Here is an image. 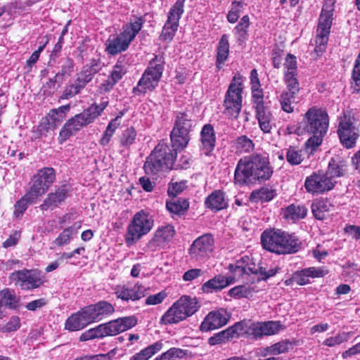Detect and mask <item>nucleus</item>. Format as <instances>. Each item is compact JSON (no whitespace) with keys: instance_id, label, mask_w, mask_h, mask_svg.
I'll return each instance as SVG.
<instances>
[{"instance_id":"nucleus-46","label":"nucleus","mask_w":360,"mask_h":360,"mask_svg":"<svg viewBox=\"0 0 360 360\" xmlns=\"http://www.w3.org/2000/svg\"><path fill=\"white\" fill-rule=\"evenodd\" d=\"M105 337V332L102 324L90 328L84 332L79 337V340L85 342L93 339H101Z\"/></svg>"},{"instance_id":"nucleus-25","label":"nucleus","mask_w":360,"mask_h":360,"mask_svg":"<svg viewBox=\"0 0 360 360\" xmlns=\"http://www.w3.org/2000/svg\"><path fill=\"white\" fill-rule=\"evenodd\" d=\"M325 275V271L321 268L309 267L301 271H296L293 276V281L300 285L308 284L310 278L322 277Z\"/></svg>"},{"instance_id":"nucleus-30","label":"nucleus","mask_w":360,"mask_h":360,"mask_svg":"<svg viewBox=\"0 0 360 360\" xmlns=\"http://www.w3.org/2000/svg\"><path fill=\"white\" fill-rule=\"evenodd\" d=\"M89 324L82 309H81L66 320L65 328L70 331H77L83 329Z\"/></svg>"},{"instance_id":"nucleus-51","label":"nucleus","mask_w":360,"mask_h":360,"mask_svg":"<svg viewBox=\"0 0 360 360\" xmlns=\"http://www.w3.org/2000/svg\"><path fill=\"white\" fill-rule=\"evenodd\" d=\"M69 110V105H62L58 108L50 110L46 117H48L49 120H51L55 124L60 123L65 119V114Z\"/></svg>"},{"instance_id":"nucleus-11","label":"nucleus","mask_w":360,"mask_h":360,"mask_svg":"<svg viewBox=\"0 0 360 360\" xmlns=\"http://www.w3.org/2000/svg\"><path fill=\"white\" fill-rule=\"evenodd\" d=\"M336 181L328 174L323 172H314L307 176L304 181V188L307 193L312 195L322 194L332 190Z\"/></svg>"},{"instance_id":"nucleus-10","label":"nucleus","mask_w":360,"mask_h":360,"mask_svg":"<svg viewBox=\"0 0 360 360\" xmlns=\"http://www.w3.org/2000/svg\"><path fill=\"white\" fill-rule=\"evenodd\" d=\"M333 4L327 3L323 6L319 19L316 35L314 39V51L318 56L326 51L328 41V36L333 21Z\"/></svg>"},{"instance_id":"nucleus-39","label":"nucleus","mask_w":360,"mask_h":360,"mask_svg":"<svg viewBox=\"0 0 360 360\" xmlns=\"http://www.w3.org/2000/svg\"><path fill=\"white\" fill-rule=\"evenodd\" d=\"M276 195V192L272 188L262 187L257 191L252 192L250 199L252 201L265 202L271 201Z\"/></svg>"},{"instance_id":"nucleus-55","label":"nucleus","mask_w":360,"mask_h":360,"mask_svg":"<svg viewBox=\"0 0 360 360\" xmlns=\"http://www.w3.org/2000/svg\"><path fill=\"white\" fill-rule=\"evenodd\" d=\"M297 74V65L296 57L292 54H288L283 63V74Z\"/></svg>"},{"instance_id":"nucleus-52","label":"nucleus","mask_w":360,"mask_h":360,"mask_svg":"<svg viewBox=\"0 0 360 360\" xmlns=\"http://www.w3.org/2000/svg\"><path fill=\"white\" fill-rule=\"evenodd\" d=\"M283 80L286 86V91L297 94L300 91V84L297 79V74H285Z\"/></svg>"},{"instance_id":"nucleus-28","label":"nucleus","mask_w":360,"mask_h":360,"mask_svg":"<svg viewBox=\"0 0 360 360\" xmlns=\"http://www.w3.org/2000/svg\"><path fill=\"white\" fill-rule=\"evenodd\" d=\"M255 111L261 130L264 133H270L273 126L275 124L271 112L266 107L257 109Z\"/></svg>"},{"instance_id":"nucleus-44","label":"nucleus","mask_w":360,"mask_h":360,"mask_svg":"<svg viewBox=\"0 0 360 360\" xmlns=\"http://www.w3.org/2000/svg\"><path fill=\"white\" fill-rule=\"evenodd\" d=\"M127 68L128 65L124 62V58H120L109 77L117 84L126 74Z\"/></svg>"},{"instance_id":"nucleus-64","label":"nucleus","mask_w":360,"mask_h":360,"mask_svg":"<svg viewBox=\"0 0 360 360\" xmlns=\"http://www.w3.org/2000/svg\"><path fill=\"white\" fill-rule=\"evenodd\" d=\"M20 326V321L18 316H12L4 326L0 327V332L10 333L17 330Z\"/></svg>"},{"instance_id":"nucleus-60","label":"nucleus","mask_w":360,"mask_h":360,"mask_svg":"<svg viewBox=\"0 0 360 360\" xmlns=\"http://www.w3.org/2000/svg\"><path fill=\"white\" fill-rule=\"evenodd\" d=\"M75 63L72 58H67L61 66L60 72L56 73L61 79L70 77L74 72Z\"/></svg>"},{"instance_id":"nucleus-8","label":"nucleus","mask_w":360,"mask_h":360,"mask_svg":"<svg viewBox=\"0 0 360 360\" xmlns=\"http://www.w3.org/2000/svg\"><path fill=\"white\" fill-rule=\"evenodd\" d=\"M163 63L161 58L155 56L150 61L149 65L145 70L137 85L134 87L133 93L135 95L145 94L148 91H153L158 85L163 72Z\"/></svg>"},{"instance_id":"nucleus-61","label":"nucleus","mask_w":360,"mask_h":360,"mask_svg":"<svg viewBox=\"0 0 360 360\" xmlns=\"http://www.w3.org/2000/svg\"><path fill=\"white\" fill-rule=\"evenodd\" d=\"M63 79L57 74L53 78H50L49 81L43 86L44 93L47 92L48 94H51L55 90L58 89L60 84L63 82Z\"/></svg>"},{"instance_id":"nucleus-15","label":"nucleus","mask_w":360,"mask_h":360,"mask_svg":"<svg viewBox=\"0 0 360 360\" xmlns=\"http://www.w3.org/2000/svg\"><path fill=\"white\" fill-rule=\"evenodd\" d=\"M338 133L342 145L347 148L354 147L359 137V129L350 117L340 118Z\"/></svg>"},{"instance_id":"nucleus-5","label":"nucleus","mask_w":360,"mask_h":360,"mask_svg":"<svg viewBox=\"0 0 360 360\" xmlns=\"http://www.w3.org/2000/svg\"><path fill=\"white\" fill-rule=\"evenodd\" d=\"M264 249L276 255L297 252L300 248L299 239L294 235L279 229H268L261 235Z\"/></svg>"},{"instance_id":"nucleus-43","label":"nucleus","mask_w":360,"mask_h":360,"mask_svg":"<svg viewBox=\"0 0 360 360\" xmlns=\"http://www.w3.org/2000/svg\"><path fill=\"white\" fill-rule=\"evenodd\" d=\"M37 199L32 198L30 194L27 193L22 198H20L14 206L13 215L15 218L20 219L23 213L27 209L28 204L34 203Z\"/></svg>"},{"instance_id":"nucleus-13","label":"nucleus","mask_w":360,"mask_h":360,"mask_svg":"<svg viewBox=\"0 0 360 360\" xmlns=\"http://www.w3.org/2000/svg\"><path fill=\"white\" fill-rule=\"evenodd\" d=\"M9 278L15 285L26 290L39 288L44 283L40 273L35 270L15 271L11 274Z\"/></svg>"},{"instance_id":"nucleus-27","label":"nucleus","mask_w":360,"mask_h":360,"mask_svg":"<svg viewBox=\"0 0 360 360\" xmlns=\"http://www.w3.org/2000/svg\"><path fill=\"white\" fill-rule=\"evenodd\" d=\"M334 210V205L328 198H320L314 200L311 205V211L316 219H326L329 212Z\"/></svg>"},{"instance_id":"nucleus-19","label":"nucleus","mask_w":360,"mask_h":360,"mask_svg":"<svg viewBox=\"0 0 360 360\" xmlns=\"http://www.w3.org/2000/svg\"><path fill=\"white\" fill-rule=\"evenodd\" d=\"M180 19V0H176L174 6L170 9L167 20L162 29L161 38L165 41H170L173 38L179 27Z\"/></svg>"},{"instance_id":"nucleus-2","label":"nucleus","mask_w":360,"mask_h":360,"mask_svg":"<svg viewBox=\"0 0 360 360\" xmlns=\"http://www.w3.org/2000/svg\"><path fill=\"white\" fill-rule=\"evenodd\" d=\"M273 172L268 155L252 154L238 161L234 172V182L239 185L261 183L269 179Z\"/></svg>"},{"instance_id":"nucleus-24","label":"nucleus","mask_w":360,"mask_h":360,"mask_svg":"<svg viewBox=\"0 0 360 360\" xmlns=\"http://www.w3.org/2000/svg\"><path fill=\"white\" fill-rule=\"evenodd\" d=\"M243 330L241 323H236L233 326L229 327L226 330L220 331L209 338L208 342L211 345L221 344L229 340L230 339L238 336Z\"/></svg>"},{"instance_id":"nucleus-6","label":"nucleus","mask_w":360,"mask_h":360,"mask_svg":"<svg viewBox=\"0 0 360 360\" xmlns=\"http://www.w3.org/2000/svg\"><path fill=\"white\" fill-rule=\"evenodd\" d=\"M144 22L143 17L133 15L129 21L123 25L122 31L119 34L109 37L105 44V51L110 55L125 51L141 30Z\"/></svg>"},{"instance_id":"nucleus-7","label":"nucleus","mask_w":360,"mask_h":360,"mask_svg":"<svg viewBox=\"0 0 360 360\" xmlns=\"http://www.w3.org/2000/svg\"><path fill=\"white\" fill-rule=\"evenodd\" d=\"M154 226L153 215L141 210L136 212L127 225L124 241L128 247L136 244L142 237L147 235Z\"/></svg>"},{"instance_id":"nucleus-18","label":"nucleus","mask_w":360,"mask_h":360,"mask_svg":"<svg viewBox=\"0 0 360 360\" xmlns=\"http://www.w3.org/2000/svg\"><path fill=\"white\" fill-rule=\"evenodd\" d=\"M138 320L135 316L120 317L105 323H103L105 337L114 336L128 330L137 324Z\"/></svg>"},{"instance_id":"nucleus-23","label":"nucleus","mask_w":360,"mask_h":360,"mask_svg":"<svg viewBox=\"0 0 360 360\" xmlns=\"http://www.w3.org/2000/svg\"><path fill=\"white\" fill-rule=\"evenodd\" d=\"M201 150L205 155H210L215 147L216 136L213 127L205 124L200 131Z\"/></svg>"},{"instance_id":"nucleus-56","label":"nucleus","mask_w":360,"mask_h":360,"mask_svg":"<svg viewBox=\"0 0 360 360\" xmlns=\"http://www.w3.org/2000/svg\"><path fill=\"white\" fill-rule=\"evenodd\" d=\"M252 90V99L254 105V108L255 110L257 109H261L262 108H264V93L263 90L259 87H254L251 88Z\"/></svg>"},{"instance_id":"nucleus-58","label":"nucleus","mask_w":360,"mask_h":360,"mask_svg":"<svg viewBox=\"0 0 360 360\" xmlns=\"http://www.w3.org/2000/svg\"><path fill=\"white\" fill-rule=\"evenodd\" d=\"M286 159L291 165H299L302 161V154L300 150L290 147L286 154Z\"/></svg>"},{"instance_id":"nucleus-29","label":"nucleus","mask_w":360,"mask_h":360,"mask_svg":"<svg viewBox=\"0 0 360 360\" xmlns=\"http://www.w3.org/2000/svg\"><path fill=\"white\" fill-rule=\"evenodd\" d=\"M68 192V187L63 185L56 189L55 192L49 193L41 205L42 210H48L51 207L57 206L66 198Z\"/></svg>"},{"instance_id":"nucleus-40","label":"nucleus","mask_w":360,"mask_h":360,"mask_svg":"<svg viewBox=\"0 0 360 360\" xmlns=\"http://www.w3.org/2000/svg\"><path fill=\"white\" fill-rule=\"evenodd\" d=\"M257 292H258V290L255 289L252 286L238 285L231 288L228 292V295L235 299L248 298L252 297L254 293Z\"/></svg>"},{"instance_id":"nucleus-33","label":"nucleus","mask_w":360,"mask_h":360,"mask_svg":"<svg viewBox=\"0 0 360 360\" xmlns=\"http://www.w3.org/2000/svg\"><path fill=\"white\" fill-rule=\"evenodd\" d=\"M195 125V120L191 115L181 113V148L186 147L191 138V132Z\"/></svg>"},{"instance_id":"nucleus-38","label":"nucleus","mask_w":360,"mask_h":360,"mask_svg":"<svg viewBox=\"0 0 360 360\" xmlns=\"http://www.w3.org/2000/svg\"><path fill=\"white\" fill-rule=\"evenodd\" d=\"M19 297L15 292L9 289H4L0 292V307L6 306L10 309H15L18 307Z\"/></svg>"},{"instance_id":"nucleus-42","label":"nucleus","mask_w":360,"mask_h":360,"mask_svg":"<svg viewBox=\"0 0 360 360\" xmlns=\"http://www.w3.org/2000/svg\"><path fill=\"white\" fill-rule=\"evenodd\" d=\"M122 115L123 113H121L120 115H117L109 122L102 138L101 139V145L105 146L110 142L114 132L121 124V118Z\"/></svg>"},{"instance_id":"nucleus-41","label":"nucleus","mask_w":360,"mask_h":360,"mask_svg":"<svg viewBox=\"0 0 360 360\" xmlns=\"http://www.w3.org/2000/svg\"><path fill=\"white\" fill-rule=\"evenodd\" d=\"M84 86L78 82V79H75L72 82H69L64 88L63 94L60 96L61 99H70L75 96L76 95L81 93L84 89Z\"/></svg>"},{"instance_id":"nucleus-26","label":"nucleus","mask_w":360,"mask_h":360,"mask_svg":"<svg viewBox=\"0 0 360 360\" xmlns=\"http://www.w3.org/2000/svg\"><path fill=\"white\" fill-rule=\"evenodd\" d=\"M205 204L207 208L217 212L228 207V199L224 192L215 190L206 198Z\"/></svg>"},{"instance_id":"nucleus-45","label":"nucleus","mask_w":360,"mask_h":360,"mask_svg":"<svg viewBox=\"0 0 360 360\" xmlns=\"http://www.w3.org/2000/svg\"><path fill=\"white\" fill-rule=\"evenodd\" d=\"M127 286L129 294L131 296V297L129 298V301L139 300L145 297L147 294L148 289L139 283L134 284L129 283L127 284Z\"/></svg>"},{"instance_id":"nucleus-17","label":"nucleus","mask_w":360,"mask_h":360,"mask_svg":"<svg viewBox=\"0 0 360 360\" xmlns=\"http://www.w3.org/2000/svg\"><path fill=\"white\" fill-rule=\"evenodd\" d=\"M230 316L224 309H219L209 312L204 318L200 328L202 332L217 330L226 325Z\"/></svg>"},{"instance_id":"nucleus-54","label":"nucleus","mask_w":360,"mask_h":360,"mask_svg":"<svg viewBox=\"0 0 360 360\" xmlns=\"http://www.w3.org/2000/svg\"><path fill=\"white\" fill-rule=\"evenodd\" d=\"M351 337L350 333H338L334 337H330L326 338L323 342V345L327 347H335L337 345H339L345 342H347L349 340V339Z\"/></svg>"},{"instance_id":"nucleus-34","label":"nucleus","mask_w":360,"mask_h":360,"mask_svg":"<svg viewBox=\"0 0 360 360\" xmlns=\"http://www.w3.org/2000/svg\"><path fill=\"white\" fill-rule=\"evenodd\" d=\"M229 36L223 34L218 43L217 49L216 66L220 70L227 60L229 55Z\"/></svg>"},{"instance_id":"nucleus-4","label":"nucleus","mask_w":360,"mask_h":360,"mask_svg":"<svg viewBox=\"0 0 360 360\" xmlns=\"http://www.w3.org/2000/svg\"><path fill=\"white\" fill-rule=\"evenodd\" d=\"M229 269L232 274L231 276L217 275L202 285V290L204 291H220L237 281L246 279V274L255 273L257 270L255 264L248 255L241 257L234 264H230Z\"/></svg>"},{"instance_id":"nucleus-53","label":"nucleus","mask_w":360,"mask_h":360,"mask_svg":"<svg viewBox=\"0 0 360 360\" xmlns=\"http://www.w3.org/2000/svg\"><path fill=\"white\" fill-rule=\"evenodd\" d=\"M109 103V99L108 97H103L99 104L93 103L86 110L90 113L91 116L95 120L105 109Z\"/></svg>"},{"instance_id":"nucleus-12","label":"nucleus","mask_w":360,"mask_h":360,"mask_svg":"<svg viewBox=\"0 0 360 360\" xmlns=\"http://www.w3.org/2000/svg\"><path fill=\"white\" fill-rule=\"evenodd\" d=\"M93 117L86 109L69 119L63 125L58 136V141L63 143L70 136L76 134L82 128L92 123Z\"/></svg>"},{"instance_id":"nucleus-9","label":"nucleus","mask_w":360,"mask_h":360,"mask_svg":"<svg viewBox=\"0 0 360 360\" xmlns=\"http://www.w3.org/2000/svg\"><path fill=\"white\" fill-rule=\"evenodd\" d=\"M243 89L242 76L236 74L229 86L224 101V113L232 118H237L240 112Z\"/></svg>"},{"instance_id":"nucleus-48","label":"nucleus","mask_w":360,"mask_h":360,"mask_svg":"<svg viewBox=\"0 0 360 360\" xmlns=\"http://www.w3.org/2000/svg\"><path fill=\"white\" fill-rule=\"evenodd\" d=\"M175 234V230L173 226L166 225L159 227L155 232V236L162 243L170 240Z\"/></svg>"},{"instance_id":"nucleus-14","label":"nucleus","mask_w":360,"mask_h":360,"mask_svg":"<svg viewBox=\"0 0 360 360\" xmlns=\"http://www.w3.org/2000/svg\"><path fill=\"white\" fill-rule=\"evenodd\" d=\"M56 174L53 168L45 167L40 169L32 178V184L29 194L37 199L45 193L51 184L55 181Z\"/></svg>"},{"instance_id":"nucleus-47","label":"nucleus","mask_w":360,"mask_h":360,"mask_svg":"<svg viewBox=\"0 0 360 360\" xmlns=\"http://www.w3.org/2000/svg\"><path fill=\"white\" fill-rule=\"evenodd\" d=\"M295 94H292L289 91H283L280 97L279 102L281 106V108L283 111L291 113L294 110V108L292 106V103L294 101Z\"/></svg>"},{"instance_id":"nucleus-20","label":"nucleus","mask_w":360,"mask_h":360,"mask_svg":"<svg viewBox=\"0 0 360 360\" xmlns=\"http://www.w3.org/2000/svg\"><path fill=\"white\" fill-rule=\"evenodd\" d=\"M282 329L283 326L279 321L253 323L249 328L250 333L256 338L277 334Z\"/></svg>"},{"instance_id":"nucleus-32","label":"nucleus","mask_w":360,"mask_h":360,"mask_svg":"<svg viewBox=\"0 0 360 360\" xmlns=\"http://www.w3.org/2000/svg\"><path fill=\"white\" fill-rule=\"evenodd\" d=\"M199 308L200 304L195 297L181 296V321L193 315Z\"/></svg>"},{"instance_id":"nucleus-3","label":"nucleus","mask_w":360,"mask_h":360,"mask_svg":"<svg viewBox=\"0 0 360 360\" xmlns=\"http://www.w3.org/2000/svg\"><path fill=\"white\" fill-rule=\"evenodd\" d=\"M329 125L326 111L316 106L310 108L304 114L297 128L299 133L311 134L305 143L306 149L313 153L323 142Z\"/></svg>"},{"instance_id":"nucleus-21","label":"nucleus","mask_w":360,"mask_h":360,"mask_svg":"<svg viewBox=\"0 0 360 360\" xmlns=\"http://www.w3.org/2000/svg\"><path fill=\"white\" fill-rule=\"evenodd\" d=\"M347 170V158L343 155H336L330 159L326 173L334 179L344 176Z\"/></svg>"},{"instance_id":"nucleus-59","label":"nucleus","mask_w":360,"mask_h":360,"mask_svg":"<svg viewBox=\"0 0 360 360\" xmlns=\"http://www.w3.org/2000/svg\"><path fill=\"white\" fill-rule=\"evenodd\" d=\"M82 309L89 324L101 321L94 304H90Z\"/></svg>"},{"instance_id":"nucleus-49","label":"nucleus","mask_w":360,"mask_h":360,"mask_svg":"<svg viewBox=\"0 0 360 360\" xmlns=\"http://www.w3.org/2000/svg\"><path fill=\"white\" fill-rule=\"evenodd\" d=\"M94 305L97 309V312L101 320L110 316L115 311L114 306L107 301H100L94 304Z\"/></svg>"},{"instance_id":"nucleus-1","label":"nucleus","mask_w":360,"mask_h":360,"mask_svg":"<svg viewBox=\"0 0 360 360\" xmlns=\"http://www.w3.org/2000/svg\"><path fill=\"white\" fill-rule=\"evenodd\" d=\"M171 146L158 143L145 162L143 169L148 175H156L173 169L180 149V126L176 119L170 134Z\"/></svg>"},{"instance_id":"nucleus-50","label":"nucleus","mask_w":360,"mask_h":360,"mask_svg":"<svg viewBox=\"0 0 360 360\" xmlns=\"http://www.w3.org/2000/svg\"><path fill=\"white\" fill-rule=\"evenodd\" d=\"M250 25V18L248 15H244L235 27L233 32L237 36L238 41H243L245 39L248 29Z\"/></svg>"},{"instance_id":"nucleus-16","label":"nucleus","mask_w":360,"mask_h":360,"mask_svg":"<svg viewBox=\"0 0 360 360\" xmlns=\"http://www.w3.org/2000/svg\"><path fill=\"white\" fill-rule=\"evenodd\" d=\"M214 247V238L210 234L202 235L196 238L188 250L191 259H202L209 255Z\"/></svg>"},{"instance_id":"nucleus-31","label":"nucleus","mask_w":360,"mask_h":360,"mask_svg":"<svg viewBox=\"0 0 360 360\" xmlns=\"http://www.w3.org/2000/svg\"><path fill=\"white\" fill-rule=\"evenodd\" d=\"M79 228V225L76 226V224H74L71 226L65 229L58 235V236L52 242V248H55L56 247H63L64 245L70 244V243L74 238V237L77 236L78 233V229Z\"/></svg>"},{"instance_id":"nucleus-36","label":"nucleus","mask_w":360,"mask_h":360,"mask_svg":"<svg viewBox=\"0 0 360 360\" xmlns=\"http://www.w3.org/2000/svg\"><path fill=\"white\" fill-rule=\"evenodd\" d=\"M292 348V344L288 340H283L278 342H276L269 347H266L263 352L262 356L267 355H279L281 354H285L289 352V350Z\"/></svg>"},{"instance_id":"nucleus-37","label":"nucleus","mask_w":360,"mask_h":360,"mask_svg":"<svg viewBox=\"0 0 360 360\" xmlns=\"http://www.w3.org/2000/svg\"><path fill=\"white\" fill-rule=\"evenodd\" d=\"M161 342H156L132 356L130 360H148L162 348Z\"/></svg>"},{"instance_id":"nucleus-63","label":"nucleus","mask_w":360,"mask_h":360,"mask_svg":"<svg viewBox=\"0 0 360 360\" xmlns=\"http://www.w3.org/2000/svg\"><path fill=\"white\" fill-rule=\"evenodd\" d=\"M167 210L170 213L172 217H180V200L175 198H170L166 201Z\"/></svg>"},{"instance_id":"nucleus-57","label":"nucleus","mask_w":360,"mask_h":360,"mask_svg":"<svg viewBox=\"0 0 360 360\" xmlns=\"http://www.w3.org/2000/svg\"><path fill=\"white\" fill-rule=\"evenodd\" d=\"M236 148L240 152H250L254 148V143L251 139L245 136H242L237 139Z\"/></svg>"},{"instance_id":"nucleus-22","label":"nucleus","mask_w":360,"mask_h":360,"mask_svg":"<svg viewBox=\"0 0 360 360\" xmlns=\"http://www.w3.org/2000/svg\"><path fill=\"white\" fill-rule=\"evenodd\" d=\"M307 214V208L300 204L292 203L281 209L282 217L288 222L295 223L304 219Z\"/></svg>"},{"instance_id":"nucleus-35","label":"nucleus","mask_w":360,"mask_h":360,"mask_svg":"<svg viewBox=\"0 0 360 360\" xmlns=\"http://www.w3.org/2000/svg\"><path fill=\"white\" fill-rule=\"evenodd\" d=\"M180 321V300H176L165 313L160 320L162 324L176 323Z\"/></svg>"},{"instance_id":"nucleus-62","label":"nucleus","mask_w":360,"mask_h":360,"mask_svg":"<svg viewBox=\"0 0 360 360\" xmlns=\"http://www.w3.org/2000/svg\"><path fill=\"white\" fill-rule=\"evenodd\" d=\"M53 129L51 128L49 119L45 117L43 119L37 129V137L48 136L51 134Z\"/></svg>"}]
</instances>
